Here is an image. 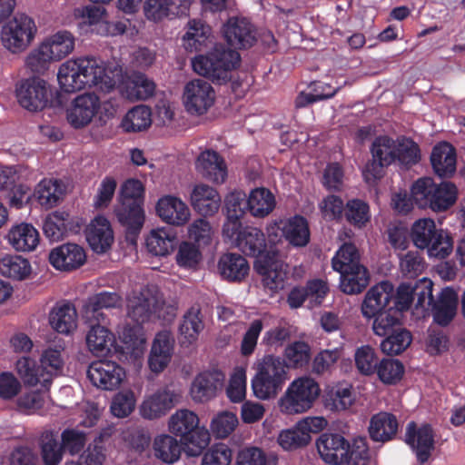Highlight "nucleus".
<instances>
[{
  "label": "nucleus",
  "instance_id": "53",
  "mask_svg": "<svg viewBox=\"0 0 465 465\" xmlns=\"http://www.w3.org/2000/svg\"><path fill=\"white\" fill-rule=\"evenodd\" d=\"M152 113L146 105H137L127 112L122 126L125 132L136 133L147 129L152 124Z\"/></svg>",
  "mask_w": 465,
  "mask_h": 465
},
{
  "label": "nucleus",
  "instance_id": "30",
  "mask_svg": "<svg viewBox=\"0 0 465 465\" xmlns=\"http://www.w3.org/2000/svg\"><path fill=\"white\" fill-rule=\"evenodd\" d=\"M218 270L223 279L228 282H240L248 275L250 266L242 255L227 252L220 257Z\"/></svg>",
  "mask_w": 465,
  "mask_h": 465
},
{
  "label": "nucleus",
  "instance_id": "2",
  "mask_svg": "<svg viewBox=\"0 0 465 465\" xmlns=\"http://www.w3.org/2000/svg\"><path fill=\"white\" fill-rule=\"evenodd\" d=\"M321 459L330 465H368L370 450L362 437L351 441L339 433H322L316 440Z\"/></svg>",
  "mask_w": 465,
  "mask_h": 465
},
{
  "label": "nucleus",
  "instance_id": "39",
  "mask_svg": "<svg viewBox=\"0 0 465 465\" xmlns=\"http://www.w3.org/2000/svg\"><path fill=\"white\" fill-rule=\"evenodd\" d=\"M248 212L256 218H264L269 215L276 205L275 197L266 188H255L251 191L247 198Z\"/></svg>",
  "mask_w": 465,
  "mask_h": 465
},
{
  "label": "nucleus",
  "instance_id": "10",
  "mask_svg": "<svg viewBox=\"0 0 465 465\" xmlns=\"http://www.w3.org/2000/svg\"><path fill=\"white\" fill-rule=\"evenodd\" d=\"M35 33V21L25 15H19L3 26L1 40L5 48L17 53L26 48Z\"/></svg>",
  "mask_w": 465,
  "mask_h": 465
},
{
  "label": "nucleus",
  "instance_id": "50",
  "mask_svg": "<svg viewBox=\"0 0 465 465\" xmlns=\"http://www.w3.org/2000/svg\"><path fill=\"white\" fill-rule=\"evenodd\" d=\"M122 297L115 292H100L90 296L85 303L86 312H91L94 318L99 320L104 318L100 312L103 309H111L120 307ZM104 322V319H102Z\"/></svg>",
  "mask_w": 465,
  "mask_h": 465
},
{
  "label": "nucleus",
  "instance_id": "25",
  "mask_svg": "<svg viewBox=\"0 0 465 465\" xmlns=\"http://www.w3.org/2000/svg\"><path fill=\"white\" fill-rule=\"evenodd\" d=\"M399 429V422L392 413L381 411L371 416L368 432L370 439L374 442L385 443L395 439Z\"/></svg>",
  "mask_w": 465,
  "mask_h": 465
},
{
  "label": "nucleus",
  "instance_id": "45",
  "mask_svg": "<svg viewBox=\"0 0 465 465\" xmlns=\"http://www.w3.org/2000/svg\"><path fill=\"white\" fill-rule=\"evenodd\" d=\"M31 273L29 261L20 255L6 254L0 258V274L4 277L23 281Z\"/></svg>",
  "mask_w": 465,
  "mask_h": 465
},
{
  "label": "nucleus",
  "instance_id": "48",
  "mask_svg": "<svg viewBox=\"0 0 465 465\" xmlns=\"http://www.w3.org/2000/svg\"><path fill=\"white\" fill-rule=\"evenodd\" d=\"M324 406L332 411H345L354 401L351 387L337 384L329 388L323 396Z\"/></svg>",
  "mask_w": 465,
  "mask_h": 465
},
{
  "label": "nucleus",
  "instance_id": "8",
  "mask_svg": "<svg viewBox=\"0 0 465 465\" xmlns=\"http://www.w3.org/2000/svg\"><path fill=\"white\" fill-rule=\"evenodd\" d=\"M410 235L413 244L420 250L427 249L430 256L445 258L453 248L450 233L442 229H437L435 222L430 218L414 222Z\"/></svg>",
  "mask_w": 465,
  "mask_h": 465
},
{
  "label": "nucleus",
  "instance_id": "24",
  "mask_svg": "<svg viewBox=\"0 0 465 465\" xmlns=\"http://www.w3.org/2000/svg\"><path fill=\"white\" fill-rule=\"evenodd\" d=\"M430 163L435 174L440 178H450L456 172V149L448 142H440L433 148Z\"/></svg>",
  "mask_w": 465,
  "mask_h": 465
},
{
  "label": "nucleus",
  "instance_id": "28",
  "mask_svg": "<svg viewBox=\"0 0 465 465\" xmlns=\"http://www.w3.org/2000/svg\"><path fill=\"white\" fill-rule=\"evenodd\" d=\"M173 351V339L168 331L156 334L149 355V367L153 372L163 371L169 364Z\"/></svg>",
  "mask_w": 465,
  "mask_h": 465
},
{
  "label": "nucleus",
  "instance_id": "4",
  "mask_svg": "<svg viewBox=\"0 0 465 465\" xmlns=\"http://www.w3.org/2000/svg\"><path fill=\"white\" fill-rule=\"evenodd\" d=\"M198 416L192 411L182 409L169 420V430L181 438L184 451L188 456H200L210 443V432L199 425Z\"/></svg>",
  "mask_w": 465,
  "mask_h": 465
},
{
  "label": "nucleus",
  "instance_id": "9",
  "mask_svg": "<svg viewBox=\"0 0 465 465\" xmlns=\"http://www.w3.org/2000/svg\"><path fill=\"white\" fill-rule=\"evenodd\" d=\"M320 394L318 383L312 378L303 377L293 381L279 401L282 413H302L313 405Z\"/></svg>",
  "mask_w": 465,
  "mask_h": 465
},
{
  "label": "nucleus",
  "instance_id": "41",
  "mask_svg": "<svg viewBox=\"0 0 465 465\" xmlns=\"http://www.w3.org/2000/svg\"><path fill=\"white\" fill-rule=\"evenodd\" d=\"M64 194L61 182L56 179H43L35 188L34 197L45 209L56 206Z\"/></svg>",
  "mask_w": 465,
  "mask_h": 465
},
{
  "label": "nucleus",
  "instance_id": "12",
  "mask_svg": "<svg viewBox=\"0 0 465 465\" xmlns=\"http://www.w3.org/2000/svg\"><path fill=\"white\" fill-rule=\"evenodd\" d=\"M404 441L416 455L420 464L427 462L435 449V433L432 426L422 423L418 426L415 421H410L406 426Z\"/></svg>",
  "mask_w": 465,
  "mask_h": 465
},
{
  "label": "nucleus",
  "instance_id": "18",
  "mask_svg": "<svg viewBox=\"0 0 465 465\" xmlns=\"http://www.w3.org/2000/svg\"><path fill=\"white\" fill-rule=\"evenodd\" d=\"M228 45L235 49H247L256 42L254 25L246 18L231 17L223 26Z\"/></svg>",
  "mask_w": 465,
  "mask_h": 465
},
{
  "label": "nucleus",
  "instance_id": "32",
  "mask_svg": "<svg viewBox=\"0 0 465 465\" xmlns=\"http://www.w3.org/2000/svg\"><path fill=\"white\" fill-rule=\"evenodd\" d=\"M340 272V288L346 294L361 293L369 284L370 273L363 265H354L347 269L335 270Z\"/></svg>",
  "mask_w": 465,
  "mask_h": 465
},
{
  "label": "nucleus",
  "instance_id": "64",
  "mask_svg": "<svg viewBox=\"0 0 465 465\" xmlns=\"http://www.w3.org/2000/svg\"><path fill=\"white\" fill-rule=\"evenodd\" d=\"M400 268L404 276L414 278L422 273L426 262L418 251H409L400 257Z\"/></svg>",
  "mask_w": 465,
  "mask_h": 465
},
{
  "label": "nucleus",
  "instance_id": "59",
  "mask_svg": "<svg viewBox=\"0 0 465 465\" xmlns=\"http://www.w3.org/2000/svg\"><path fill=\"white\" fill-rule=\"evenodd\" d=\"M284 358L286 368H302L307 365L311 359V348L304 341H294L285 348Z\"/></svg>",
  "mask_w": 465,
  "mask_h": 465
},
{
  "label": "nucleus",
  "instance_id": "21",
  "mask_svg": "<svg viewBox=\"0 0 465 465\" xmlns=\"http://www.w3.org/2000/svg\"><path fill=\"white\" fill-rule=\"evenodd\" d=\"M86 260L84 250L75 243H64L53 249L49 254L50 263L60 271H73L81 267Z\"/></svg>",
  "mask_w": 465,
  "mask_h": 465
},
{
  "label": "nucleus",
  "instance_id": "62",
  "mask_svg": "<svg viewBox=\"0 0 465 465\" xmlns=\"http://www.w3.org/2000/svg\"><path fill=\"white\" fill-rule=\"evenodd\" d=\"M106 458V449L104 442V434H99L93 442L79 456L84 465H103Z\"/></svg>",
  "mask_w": 465,
  "mask_h": 465
},
{
  "label": "nucleus",
  "instance_id": "56",
  "mask_svg": "<svg viewBox=\"0 0 465 465\" xmlns=\"http://www.w3.org/2000/svg\"><path fill=\"white\" fill-rule=\"evenodd\" d=\"M355 366L358 371L365 376L377 373L380 359L375 350L370 345L358 348L354 354Z\"/></svg>",
  "mask_w": 465,
  "mask_h": 465
},
{
  "label": "nucleus",
  "instance_id": "43",
  "mask_svg": "<svg viewBox=\"0 0 465 465\" xmlns=\"http://www.w3.org/2000/svg\"><path fill=\"white\" fill-rule=\"evenodd\" d=\"M44 49L48 50L55 61L61 60L74 49L75 38L67 30H60L43 42Z\"/></svg>",
  "mask_w": 465,
  "mask_h": 465
},
{
  "label": "nucleus",
  "instance_id": "19",
  "mask_svg": "<svg viewBox=\"0 0 465 465\" xmlns=\"http://www.w3.org/2000/svg\"><path fill=\"white\" fill-rule=\"evenodd\" d=\"M81 226L78 218L71 216L68 213L56 211L47 215L43 231L51 242H58L69 234L78 233Z\"/></svg>",
  "mask_w": 465,
  "mask_h": 465
},
{
  "label": "nucleus",
  "instance_id": "55",
  "mask_svg": "<svg viewBox=\"0 0 465 465\" xmlns=\"http://www.w3.org/2000/svg\"><path fill=\"white\" fill-rule=\"evenodd\" d=\"M411 331L398 327L396 331L384 337L381 342V349L387 355H399L411 345Z\"/></svg>",
  "mask_w": 465,
  "mask_h": 465
},
{
  "label": "nucleus",
  "instance_id": "36",
  "mask_svg": "<svg viewBox=\"0 0 465 465\" xmlns=\"http://www.w3.org/2000/svg\"><path fill=\"white\" fill-rule=\"evenodd\" d=\"M282 232L285 240L295 247H303L310 242V229L306 218L302 215H294L287 220Z\"/></svg>",
  "mask_w": 465,
  "mask_h": 465
},
{
  "label": "nucleus",
  "instance_id": "58",
  "mask_svg": "<svg viewBox=\"0 0 465 465\" xmlns=\"http://www.w3.org/2000/svg\"><path fill=\"white\" fill-rule=\"evenodd\" d=\"M436 183L431 177H420L411 186V196L415 204L420 209H428L435 190Z\"/></svg>",
  "mask_w": 465,
  "mask_h": 465
},
{
  "label": "nucleus",
  "instance_id": "46",
  "mask_svg": "<svg viewBox=\"0 0 465 465\" xmlns=\"http://www.w3.org/2000/svg\"><path fill=\"white\" fill-rule=\"evenodd\" d=\"M435 193L430 198V203L428 209L433 212L440 213L452 207L458 199V188L451 182H441L436 184Z\"/></svg>",
  "mask_w": 465,
  "mask_h": 465
},
{
  "label": "nucleus",
  "instance_id": "52",
  "mask_svg": "<svg viewBox=\"0 0 465 465\" xmlns=\"http://www.w3.org/2000/svg\"><path fill=\"white\" fill-rule=\"evenodd\" d=\"M121 340L124 345L123 352L130 354L134 358L143 354L146 340L141 325L125 326L123 330Z\"/></svg>",
  "mask_w": 465,
  "mask_h": 465
},
{
  "label": "nucleus",
  "instance_id": "11",
  "mask_svg": "<svg viewBox=\"0 0 465 465\" xmlns=\"http://www.w3.org/2000/svg\"><path fill=\"white\" fill-rule=\"evenodd\" d=\"M372 159L369 161L363 171L367 181L379 180L383 174V169L395 163L396 141L388 135L377 136L371 143Z\"/></svg>",
  "mask_w": 465,
  "mask_h": 465
},
{
  "label": "nucleus",
  "instance_id": "5",
  "mask_svg": "<svg viewBox=\"0 0 465 465\" xmlns=\"http://www.w3.org/2000/svg\"><path fill=\"white\" fill-rule=\"evenodd\" d=\"M241 56L236 50L223 45H215L206 54H199L192 60L193 71L213 82L225 83L232 70L240 64Z\"/></svg>",
  "mask_w": 465,
  "mask_h": 465
},
{
  "label": "nucleus",
  "instance_id": "22",
  "mask_svg": "<svg viewBox=\"0 0 465 465\" xmlns=\"http://www.w3.org/2000/svg\"><path fill=\"white\" fill-rule=\"evenodd\" d=\"M221 203L218 191L208 184H196L191 193V204L202 216L214 215L219 211Z\"/></svg>",
  "mask_w": 465,
  "mask_h": 465
},
{
  "label": "nucleus",
  "instance_id": "20",
  "mask_svg": "<svg viewBox=\"0 0 465 465\" xmlns=\"http://www.w3.org/2000/svg\"><path fill=\"white\" fill-rule=\"evenodd\" d=\"M99 107L100 101L95 94L78 95L67 110V121L75 129L84 127L92 121Z\"/></svg>",
  "mask_w": 465,
  "mask_h": 465
},
{
  "label": "nucleus",
  "instance_id": "31",
  "mask_svg": "<svg viewBox=\"0 0 465 465\" xmlns=\"http://www.w3.org/2000/svg\"><path fill=\"white\" fill-rule=\"evenodd\" d=\"M457 304L458 296L455 291L450 287L444 288L439 299L432 303L431 312L434 322L442 327L449 325L456 315Z\"/></svg>",
  "mask_w": 465,
  "mask_h": 465
},
{
  "label": "nucleus",
  "instance_id": "1",
  "mask_svg": "<svg viewBox=\"0 0 465 465\" xmlns=\"http://www.w3.org/2000/svg\"><path fill=\"white\" fill-rule=\"evenodd\" d=\"M235 246L245 255L255 258L254 269L262 277V284L272 292L271 295L284 288L289 273L288 265L282 260L276 248L267 249L262 230L244 227Z\"/></svg>",
  "mask_w": 465,
  "mask_h": 465
},
{
  "label": "nucleus",
  "instance_id": "61",
  "mask_svg": "<svg viewBox=\"0 0 465 465\" xmlns=\"http://www.w3.org/2000/svg\"><path fill=\"white\" fill-rule=\"evenodd\" d=\"M404 374V366L395 359H382L379 363L377 375L384 384H396Z\"/></svg>",
  "mask_w": 465,
  "mask_h": 465
},
{
  "label": "nucleus",
  "instance_id": "54",
  "mask_svg": "<svg viewBox=\"0 0 465 465\" xmlns=\"http://www.w3.org/2000/svg\"><path fill=\"white\" fill-rule=\"evenodd\" d=\"M344 217L351 225L361 229L371 221L370 206L361 199L349 200L345 204Z\"/></svg>",
  "mask_w": 465,
  "mask_h": 465
},
{
  "label": "nucleus",
  "instance_id": "38",
  "mask_svg": "<svg viewBox=\"0 0 465 465\" xmlns=\"http://www.w3.org/2000/svg\"><path fill=\"white\" fill-rule=\"evenodd\" d=\"M115 343L114 334L100 324L92 325L86 334V344L89 351L96 355H106Z\"/></svg>",
  "mask_w": 465,
  "mask_h": 465
},
{
  "label": "nucleus",
  "instance_id": "40",
  "mask_svg": "<svg viewBox=\"0 0 465 465\" xmlns=\"http://www.w3.org/2000/svg\"><path fill=\"white\" fill-rule=\"evenodd\" d=\"M203 328L201 310L191 307L183 315L179 326L182 345L189 346L195 342Z\"/></svg>",
  "mask_w": 465,
  "mask_h": 465
},
{
  "label": "nucleus",
  "instance_id": "15",
  "mask_svg": "<svg viewBox=\"0 0 465 465\" xmlns=\"http://www.w3.org/2000/svg\"><path fill=\"white\" fill-rule=\"evenodd\" d=\"M87 377L95 387L113 391L117 389L124 379L125 371L115 361L100 360L89 365Z\"/></svg>",
  "mask_w": 465,
  "mask_h": 465
},
{
  "label": "nucleus",
  "instance_id": "33",
  "mask_svg": "<svg viewBox=\"0 0 465 465\" xmlns=\"http://www.w3.org/2000/svg\"><path fill=\"white\" fill-rule=\"evenodd\" d=\"M7 238L10 244L19 252L35 250L40 241L38 231L32 224L26 223L12 226Z\"/></svg>",
  "mask_w": 465,
  "mask_h": 465
},
{
  "label": "nucleus",
  "instance_id": "57",
  "mask_svg": "<svg viewBox=\"0 0 465 465\" xmlns=\"http://www.w3.org/2000/svg\"><path fill=\"white\" fill-rule=\"evenodd\" d=\"M395 162L405 167H411L420 160L419 145L410 138H401L396 141Z\"/></svg>",
  "mask_w": 465,
  "mask_h": 465
},
{
  "label": "nucleus",
  "instance_id": "35",
  "mask_svg": "<svg viewBox=\"0 0 465 465\" xmlns=\"http://www.w3.org/2000/svg\"><path fill=\"white\" fill-rule=\"evenodd\" d=\"M52 328L62 334H70L77 327V312L71 303H64L54 308L49 316Z\"/></svg>",
  "mask_w": 465,
  "mask_h": 465
},
{
  "label": "nucleus",
  "instance_id": "27",
  "mask_svg": "<svg viewBox=\"0 0 465 465\" xmlns=\"http://www.w3.org/2000/svg\"><path fill=\"white\" fill-rule=\"evenodd\" d=\"M177 402V394L169 390L158 391L143 401L141 414L143 418L153 420L164 416Z\"/></svg>",
  "mask_w": 465,
  "mask_h": 465
},
{
  "label": "nucleus",
  "instance_id": "3",
  "mask_svg": "<svg viewBox=\"0 0 465 465\" xmlns=\"http://www.w3.org/2000/svg\"><path fill=\"white\" fill-rule=\"evenodd\" d=\"M144 186L137 179H128L120 187L114 213L118 222L126 227L128 235L140 232L145 219Z\"/></svg>",
  "mask_w": 465,
  "mask_h": 465
},
{
  "label": "nucleus",
  "instance_id": "29",
  "mask_svg": "<svg viewBox=\"0 0 465 465\" xmlns=\"http://www.w3.org/2000/svg\"><path fill=\"white\" fill-rule=\"evenodd\" d=\"M86 239L94 252H105L114 242V233L109 221L103 216L94 218L87 230Z\"/></svg>",
  "mask_w": 465,
  "mask_h": 465
},
{
  "label": "nucleus",
  "instance_id": "63",
  "mask_svg": "<svg viewBox=\"0 0 465 465\" xmlns=\"http://www.w3.org/2000/svg\"><path fill=\"white\" fill-rule=\"evenodd\" d=\"M331 265L334 271L361 265L357 247L352 243H344L332 258Z\"/></svg>",
  "mask_w": 465,
  "mask_h": 465
},
{
  "label": "nucleus",
  "instance_id": "34",
  "mask_svg": "<svg viewBox=\"0 0 465 465\" xmlns=\"http://www.w3.org/2000/svg\"><path fill=\"white\" fill-rule=\"evenodd\" d=\"M176 232L173 228H158L153 230L146 238L149 252L155 256H166L177 244Z\"/></svg>",
  "mask_w": 465,
  "mask_h": 465
},
{
  "label": "nucleus",
  "instance_id": "51",
  "mask_svg": "<svg viewBox=\"0 0 465 465\" xmlns=\"http://www.w3.org/2000/svg\"><path fill=\"white\" fill-rule=\"evenodd\" d=\"M41 457L44 465H59L63 460L64 450L52 430H46L40 437Z\"/></svg>",
  "mask_w": 465,
  "mask_h": 465
},
{
  "label": "nucleus",
  "instance_id": "6",
  "mask_svg": "<svg viewBox=\"0 0 465 465\" xmlns=\"http://www.w3.org/2000/svg\"><path fill=\"white\" fill-rule=\"evenodd\" d=\"M63 367L61 352L55 349L45 351L38 364L29 357H22L16 361V371L25 385L41 386V390L48 391L53 376Z\"/></svg>",
  "mask_w": 465,
  "mask_h": 465
},
{
  "label": "nucleus",
  "instance_id": "13",
  "mask_svg": "<svg viewBox=\"0 0 465 465\" xmlns=\"http://www.w3.org/2000/svg\"><path fill=\"white\" fill-rule=\"evenodd\" d=\"M15 95L19 104L31 112L41 111L48 104L46 83L38 77H30L18 82Z\"/></svg>",
  "mask_w": 465,
  "mask_h": 465
},
{
  "label": "nucleus",
  "instance_id": "37",
  "mask_svg": "<svg viewBox=\"0 0 465 465\" xmlns=\"http://www.w3.org/2000/svg\"><path fill=\"white\" fill-rule=\"evenodd\" d=\"M211 27L201 19H191L183 36V45L189 52H198L206 46L211 35Z\"/></svg>",
  "mask_w": 465,
  "mask_h": 465
},
{
  "label": "nucleus",
  "instance_id": "26",
  "mask_svg": "<svg viewBox=\"0 0 465 465\" xmlns=\"http://www.w3.org/2000/svg\"><path fill=\"white\" fill-rule=\"evenodd\" d=\"M156 213L159 217L171 225H183L190 217L188 206L175 196H163L156 204Z\"/></svg>",
  "mask_w": 465,
  "mask_h": 465
},
{
  "label": "nucleus",
  "instance_id": "60",
  "mask_svg": "<svg viewBox=\"0 0 465 465\" xmlns=\"http://www.w3.org/2000/svg\"><path fill=\"white\" fill-rule=\"evenodd\" d=\"M372 330L374 333L381 337H386L401 326V315L397 311L389 309L383 311L379 315L373 317Z\"/></svg>",
  "mask_w": 465,
  "mask_h": 465
},
{
  "label": "nucleus",
  "instance_id": "44",
  "mask_svg": "<svg viewBox=\"0 0 465 465\" xmlns=\"http://www.w3.org/2000/svg\"><path fill=\"white\" fill-rule=\"evenodd\" d=\"M183 443L174 437L168 434H162L155 437L153 440V451L157 459L164 463L172 464L180 459Z\"/></svg>",
  "mask_w": 465,
  "mask_h": 465
},
{
  "label": "nucleus",
  "instance_id": "14",
  "mask_svg": "<svg viewBox=\"0 0 465 465\" xmlns=\"http://www.w3.org/2000/svg\"><path fill=\"white\" fill-rule=\"evenodd\" d=\"M215 93L212 85L203 79H194L186 84L183 103L191 114L202 115L213 104Z\"/></svg>",
  "mask_w": 465,
  "mask_h": 465
},
{
  "label": "nucleus",
  "instance_id": "17",
  "mask_svg": "<svg viewBox=\"0 0 465 465\" xmlns=\"http://www.w3.org/2000/svg\"><path fill=\"white\" fill-rule=\"evenodd\" d=\"M392 295L393 284L389 281H382L371 287L361 306L363 317L372 319L383 311H389Z\"/></svg>",
  "mask_w": 465,
  "mask_h": 465
},
{
  "label": "nucleus",
  "instance_id": "23",
  "mask_svg": "<svg viewBox=\"0 0 465 465\" xmlns=\"http://www.w3.org/2000/svg\"><path fill=\"white\" fill-rule=\"evenodd\" d=\"M196 168L205 179L218 184L223 183L227 178L225 161L213 150H206L198 156Z\"/></svg>",
  "mask_w": 465,
  "mask_h": 465
},
{
  "label": "nucleus",
  "instance_id": "42",
  "mask_svg": "<svg viewBox=\"0 0 465 465\" xmlns=\"http://www.w3.org/2000/svg\"><path fill=\"white\" fill-rule=\"evenodd\" d=\"M156 305V298L153 295H145L141 292L134 296L128 303V316L141 325L153 319V308Z\"/></svg>",
  "mask_w": 465,
  "mask_h": 465
},
{
  "label": "nucleus",
  "instance_id": "47",
  "mask_svg": "<svg viewBox=\"0 0 465 465\" xmlns=\"http://www.w3.org/2000/svg\"><path fill=\"white\" fill-rule=\"evenodd\" d=\"M61 89L65 93H75L84 89L75 59L62 64L57 74Z\"/></svg>",
  "mask_w": 465,
  "mask_h": 465
},
{
  "label": "nucleus",
  "instance_id": "7",
  "mask_svg": "<svg viewBox=\"0 0 465 465\" xmlns=\"http://www.w3.org/2000/svg\"><path fill=\"white\" fill-rule=\"evenodd\" d=\"M286 375L284 360L272 354L265 355L252 380L253 395L262 401L275 398L282 389Z\"/></svg>",
  "mask_w": 465,
  "mask_h": 465
},
{
  "label": "nucleus",
  "instance_id": "16",
  "mask_svg": "<svg viewBox=\"0 0 465 465\" xmlns=\"http://www.w3.org/2000/svg\"><path fill=\"white\" fill-rule=\"evenodd\" d=\"M80 75L86 87L98 86L101 90L110 92L115 83L106 74L104 63L94 56H83L75 59Z\"/></svg>",
  "mask_w": 465,
  "mask_h": 465
},
{
  "label": "nucleus",
  "instance_id": "49",
  "mask_svg": "<svg viewBox=\"0 0 465 465\" xmlns=\"http://www.w3.org/2000/svg\"><path fill=\"white\" fill-rule=\"evenodd\" d=\"M219 383L218 374L203 372L194 379L191 393L194 401L203 402L215 396Z\"/></svg>",
  "mask_w": 465,
  "mask_h": 465
}]
</instances>
